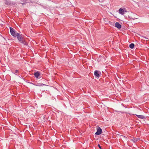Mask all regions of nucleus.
Segmentation results:
<instances>
[{"label": "nucleus", "mask_w": 149, "mask_h": 149, "mask_svg": "<svg viewBox=\"0 0 149 149\" xmlns=\"http://www.w3.org/2000/svg\"><path fill=\"white\" fill-rule=\"evenodd\" d=\"M139 139L138 138H134L133 139H132V141L134 143H135Z\"/></svg>", "instance_id": "9b49d317"}, {"label": "nucleus", "mask_w": 149, "mask_h": 149, "mask_svg": "<svg viewBox=\"0 0 149 149\" xmlns=\"http://www.w3.org/2000/svg\"><path fill=\"white\" fill-rule=\"evenodd\" d=\"M24 44L26 45H27V43L26 42L25 43H24Z\"/></svg>", "instance_id": "f3484780"}, {"label": "nucleus", "mask_w": 149, "mask_h": 149, "mask_svg": "<svg viewBox=\"0 0 149 149\" xmlns=\"http://www.w3.org/2000/svg\"><path fill=\"white\" fill-rule=\"evenodd\" d=\"M16 36L19 42L21 43H23L24 42V40H23V38L21 34L19 33H17L16 34Z\"/></svg>", "instance_id": "f257e3e1"}, {"label": "nucleus", "mask_w": 149, "mask_h": 149, "mask_svg": "<svg viewBox=\"0 0 149 149\" xmlns=\"http://www.w3.org/2000/svg\"><path fill=\"white\" fill-rule=\"evenodd\" d=\"M103 20L105 24H108L110 23V22L108 21V19L107 18H104L103 19Z\"/></svg>", "instance_id": "423d86ee"}, {"label": "nucleus", "mask_w": 149, "mask_h": 149, "mask_svg": "<svg viewBox=\"0 0 149 149\" xmlns=\"http://www.w3.org/2000/svg\"><path fill=\"white\" fill-rule=\"evenodd\" d=\"M102 132V129L100 127H98L97 129V132L95 133V134L97 135L100 134Z\"/></svg>", "instance_id": "20e7f679"}, {"label": "nucleus", "mask_w": 149, "mask_h": 149, "mask_svg": "<svg viewBox=\"0 0 149 149\" xmlns=\"http://www.w3.org/2000/svg\"><path fill=\"white\" fill-rule=\"evenodd\" d=\"M98 147H99V148H100L101 149V146L100 145V144H98Z\"/></svg>", "instance_id": "2eb2a0df"}, {"label": "nucleus", "mask_w": 149, "mask_h": 149, "mask_svg": "<svg viewBox=\"0 0 149 149\" xmlns=\"http://www.w3.org/2000/svg\"><path fill=\"white\" fill-rule=\"evenodd\" d=\"M30 83V84H33L32 83Z\"/></svg>", "instance_id": "a211bd4d"}, {"label": "nucleus", "mask_w": 149, "mask_h": 149, "mask_svg": "<svg viewBox=\"0 0 149 149\" xmlns=\"http://www.w3.org/2000/svg\"><path fill=\"white\" fill-rule=\"evenodd\" d=\"M40 73L38 72H37L34 73V75L35 77L37 78H38L40 76Z\"/></svg>", "instance_id": "1a4fd4ad"}, {"label": "nucleus", "mask_w": 149, "mask_h": 149, "mask_svg": "<svg viewBox=\"0 0 149 149\" xmlns=\"http://www.w3.org/2000/svg\"><path fill=\"white\" fill-rule=\"evenodd\" d=\"M128 17L132 20H134L135 19L132 18L131 17L128 16Z\"/></svg>", "instance_id": "ddd939ff"}, {"label": "nucleus", "mask_w": 149, "mask_h": 149, "mask_svg": "<svg viewBox=\"0 0 149 149\" xmlns=\"http://www.w3.org/2000/svg\"><path fill=\"white\" fill-rule=\"evenodd\" d=\"M129 46L130 48H131V49H133L134 47V45L133 43H131L130 45Z\"/></svg>", "instance_id": "9d476101"}, {"label": "nucleus", "mask_w": 149, "mask_h": 149, "mask_svg": "<svg viewBox=\"0 0 149 149\" xmlns=\"http://www.w3.org/2000/svg\"><path fill=\"white\" fill-rule=\"evenodd\" d=\"M115 26L116 27L119 29L121 27V25L118 22L116 23Z\"/></svg>", "instance_id": "39448f33"}, {"label": "nucleus", "mask_w": 149, "mask_h": 149, "mask_svg": "<svg viewBox=\"0 0 149 149\" xmlns=\"http://www.w3.org/2000/svg\"><path fill=\"white\" fill-rule=\"evenodd\" d=\"M119 13L122 15H123L124 14L125 12H127L126 10V9L125 8L123 9L121 8H120L119 9Z\"/></svg>", "instance_id": "7ed1b4c3"}, {"label": "nucleus", "mask_w": 149, "mask_h": 149, "mask_svg": "<svg viewBox=\"0 0 149 149\" xmlns=\"http://www.w3.org/2000/svg\"><path fill=\"white\" fill-rule=\"evenodd\" d=\"M36 85L38 86H44L46 85L40 83Z\"/></svg>", "instance_id": "f8f14e48"}, {"label": "nucleus", "mask_w": 149, "mask_h": 149, "mask_svg": "<svg viewBox=\"0 0 149 149\" xmlns=\"http://www.w3.org/2000/svg\"><path fill=\"white\" fill-rule=\"evenodd\" d=\"M18 72V70H16L15 71V72H16V73H17V72Z\"/></svg>", "instance_id": "dca6fc26"}, {"label": "nucleus", "mask_w": 149, "mask_h": 149, "mask_svg": "<svg viewBox=\"0 0 149 149\" xmlns=\"http://www.w3.org/2000/svg\"><path fill=\"white\" fill-rule=\"evenodd\" d=\"M94 75L95 76L98 77H99L100 76L97 70L95 71L94 72Z\"/></svg>", "instance_id": "0eeeda50"}, {"label": "nucleus", "mask_w": 149, "mask_h": 149, "mask_svg": "<svg viewBox=\"0 0 149 149\" xmlns=\"http://www.w3.org/2000/svg\"><path fill=\"white\" fill-rule=\"evenodd\" d=\"M121 136H122L125 139H127V138L125 136H123V135H121Z\"/></svg>", "instance_id": "4468645a"}, {"label": "nucleus", "mask_w": 149, "mask_h": 149, "mask_svg": "<svg viewBox=\"0 0 149 149\" xmlns=\"http://www.w3.org/2000/svg\"><path fill=\"white\" fill-rule=\"evenodd\" d=\"M10 29L11 35L14 37H15L16 35L14 30L12 27H10Z\"/></svg>", "instance_id": "f03ea898"}, {"label": "nucleus", "mask_w": 149, "mask_h": 149, "mask_svg": "<svg viewBox=\"0 0 149 149\" xmlns=\"http://www.w3.org/2000/svg\"><path fill=\"white\" fill-rule=\"evenodd\" d=\"M138 118L142 119L145 118V117L143 115H135Z\"/></svg>", "instance_id": "6e6552de"}]
</instances>
